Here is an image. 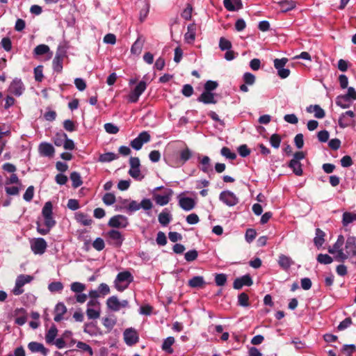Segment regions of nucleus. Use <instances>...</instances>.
I'll use <instances>...</instances> for the list:
<instances>
[{
	"mask_svg": "<svg viewBox=\"0 0 356 356\" xmlns=\"http://www.w3.org/2000/svg\"><path fill=\"white\" fill-rule=\"evenodd\" d=\"M327 251L337 261L344 262L348 260L356 265V236L348 235L345 238L342 234H339L336 242L328 248Z\"/></svg>",
	"mask_w": 356,
	"mask_h": 356,
	"instance_id": "obj_1",
	"label": "nucleus"
},
{
	"mask_svg": "<svg viewBox=\"0 0 356 356\" xmlns=\"http://www.w3.org/2000/svg\"><path fill=\"white\" fill-rule=\"evenodd\" d=\"M42 215L44 218V224L37 222V231L41 235H46L56 225V220L53 217V205L50 201L44 204L42 209Z\"/></svg>",
	"mask_w": 356,
	"mask_h": 356,
	"instance_id": "obj_2",
	"label": "nucleus"
},
{
	"mask_svg": "<svg viewBox=\"0 0 356 356\" xmlns=\"http://www.w3.org/2000/svg\"><path fill=\"white\" fill-rule=\"evenodd\" d=\"M134 281V276L128 270L120 272L115 280L114 286L120 292L124 291L129 285Z\"/></svg>",
	"mask_w": 356,
	"mask_h": 356,
	"instance_id": "obj_3",
	"label": "nucleus"
},
{
	"mask_svg": "<svg viewBox=\"0 0 356 356\" xmlns=\"http://www.w3.org/2000/svg\"><path fill=\"white\" fill-rule=\"evenodd\" d=\"M66 50L64 47L59 45L57 48L56 55L52 61V67L54 72H61L63 70V62L66 56Z\"/></svg>",
	"mask_w": 356,
	"mask_h": 356,
	"instance_id": "obj_4",
	"label": "nucleus"
},
{
	"mask_svg": "<svg viewBox=\"0 0 356 356\" xmlns=\"http://www.w3.org/2000/svg\"><path fill=\"white\" fill-rule=\"evenodd\" d=\"M33 280V277L30 275H19L17 276L15 287L13 289V293L15 296H19L24 293L23 286Z\"/></svg>",
	"mask_w": 356,
	"mask_h": 356,
	"instance_id": "obj_5",
	"label": "nucleus"
},
{
	"mask_svg": "<svg viewBox=\"0 0 356 356\" xmlns=\"http://www.w3.org/2000/svg\"><path fill=\"white\" fill-rule=\"evenodd\" d=\"M130 169L129 175L136 180L141 181L144 178V175H141L140 163L138 157H130L129 159Z\"/></svg>",
	"mask_w": 356,
	"mask_h": 356,
	"instance_id": "obj_6",
	"label": "nucleus"
},
{
	"mask_svg": "<svg viewBox=\"0 0 356 356\" xmlns=\"http://www.w3.org/2000/svg\"><path fill=\"white\" fill-rule=\"evenodd\" d=\"M288 61L287 58H275L273 60L274 67L277 70V75L281 79H286L290 75V70L285 68Z\"/></svg>",
	"mask_w": 356,
	"mask_h": 356,
	"instance_id": "obj_7",
	"label": "nucleus"
},
{
	"mask_svg": "<svg viewBox=\"0 0 356 356\" xmlns=\"http://www.w3.org/2000/svg\"><path fill=\"white\" fill-rule=\"evenodd\" d=\"M31 251L35 254H42L45 252L47 243L43 238H33L30 241Z\"/></svg>",
	"mask_w": 356,
	"mask_h": 356,
	"instance_id": "obj_8",
	"label": "nucleus"
},
{
	"mask_svg": "<svg viewBox=\"0 0 356 356\" xmlns=\"http://www.w3.org/2000/svg\"><path fill=\"white\" fill-rule=\"evenodd\" d=\"M150 138V134L147 131H142L136 138L131 141L130 145L134 149L140 150L143 144L149 142Z\"/></svg>",
	"mask_w": 356,
	"mask_h": 356,
	"instance_id": "obj_9",
	"label": "nucleus"
},
{
	"mask_svg": "<svg viewBox=\"0 0 356 356\" xmlns=\"http://www.w3.org/2000/svg\"><path fill=\"white\" fill-rule=\"evenodd\" d=\"M129 225L128 218L123 215H115L110 218L108 226L113 228H125Z\"/></svg>",
	"mask_w": 356,
	"mask_h": 356,
	"instance_id": "obj_10",
	"label": "nucleus"
},
{
	"mask_svg": "<svg viewBox=\"0 0 356 356\" xmlns=\"http://www.w3.org/2000/svg\"><path fill=\"white\" fill-rule=\"evenodd\" d=\"M219 200L228 207H234L238 203V198L231 191H223L220 193Z\"/></svg>",
	"mask_w": 356,
	"mask_h": 356,
	"instance_id": "obj_11",
	"label": "nucleus"
},
{
	"mask_svg": "<svg viewBox=\"0 0 356 356\" xmlns=\"http://www.w3.org/2000/svg\"><path fill=\"white\" fill-rule=\"evenodd\" d=\"M106 235L108 236L109 243L117 248H120L124 240L122 233L116 229H111L108 231Z\"/></svg>",
	"mask_w": 356,
	"mask_h": 356,
	"instance_id": "obj_12",
	"label": "nucleus"
},
{
	"mask_svg": "<svg viewBox=\"0 0 356 356\" xmlns=\"http://www.w3.org/2000/svg\"><path fill=\"white\" fill-rule=\"evenodd\" d=\"M8 90L11 94L19 97L24 92L25 87L21 79L15 78L10 84Z\"/></svg>",
	"mask_w": 356,
	"mask_h": 356,
	"instance_id": "obj_13",
	"label": "nucleus"
},
{
	"mask_svg": "<svg viewBox=\"0 0 356 356\" xmlns=\"http://www.w3.org/2000/svg\"><path fill=\"white\" fill-rule=\"evenodd\" d=\"M124 340L127 346H131L139 340V336L136 330L134 328H127L124 332Z\"/></svg>",
	"mask_w": 356,
	"mask_h": 356,
	"instance_id": "obj_14",
	"label": "nucleus"
},
{
	"mask_svg": "<svg viewBox=\"0 0 356 356\" xmlns=\"http://www.w3.org/2000/svg\"><path fill=\"white\" fill-rule=\"evenodd\" d=\"M355 115L354 112L352 111H347L341 113L338 120L339 127L344 129L349 127L353 123Z\"/></svg>",
	"mask_w": 356,
	"mask_h": 356,
	"instance_id": "obj_15",
	"label": "nucleus"
},
{
	"mask_svg": "<svg viewBox=\"0 0 356 356\" xmlns=\"http://www.w3.org/2000/svg\"><path fill=\"white\" fill-rule=\"evenodd\" d=\"M177 198L179 206L184 211H189L195 207L196 202L194 199L189 197H183L181 195H179Z\"/></svg>",
	"mask_w": 356,
	"mask_h": 356,
	"instance_id": "obj_16",
	"label": "nucleus"
},
{
	"mask_svg": "<svg viewBox=\"0 0 356 356\" xmlns=\"http://www.w3.org/2000/svg\"><path fill=\"white\" fill-rule=\"evenodd\" d=\"M253 284L252 279L249 274L244 275L234 280L233 287L235 289H241L243 286H250Z\"/></svg>",
	"mask_w": 356,
	"mask_h": 356,
	"instance_id": "obj_17",
	"label": "nucleus"
},
{
	"mask_svg": "<svg viewBox=\"0 0 356 356\" xmlns=\"http://www.w3.org/2000/svg\"><path fill=\"white\" fill-rule=\"evenodd\" d=\"M83 332L91 337L102 336V331L97 325V322H90L84 324Z\"/></svg>",
	"mask_w": 356,
	"mask_h": 356,
	"instance_id": "obj_18",
	"label": "nucleus"
},
{
	"mask_svg": "<svg viewBox=\"0 0 356 356\" xmlns=\"http://www.w3.org/2000/svg\"><path fill=\"white\" fill-rule=\"evenodd\" d=\"M216 97V93L203 90L201 95L197 98V101L204 104H215L218 102Z\"/></svg>",
	"mask_w": 356,
	"mask_h": 356,
	"instance_id": "obj_19",
	"label": "nucleus"
},
{
	"mask_svg": "<svg viewBox=\"0 0 356 356\" xmlns=\"http://www.w3.org/2000/svg\"><path fill=\"white\" fill-rule=\"evenodd\" d=\"M199 162L200 164V170L204 173L209 175L213 172L211 159L208 156H203L202 158L198 156Z\"/></svg>",
	"mask_w": 356,
	"mask_h": 356,
	"instance_id": "obj_20",
	"label": "nucleus"
},
{
	"mask_svg": "<svg viewBox=\"0 0 356 356\" xmlns=\"http://www.w3.org/2000/svg\"><path fill=\"white\" fill-rule=\"evenodd\" d=\"M172 193V189L168 188V193L165 195L154 194V200L158 205L165 206L170 202Z\"/></svg>",
	"mask_w": 356,
	"mask_h": 356,
	"instance_id": "obj_21",
	"label": "nucleus"
},
{
	"mask_svg": "<svg viewBox=\"0 0 356 356\" xmlns=\"http://www.w3.org/2000/svg\"><path fill=\"white\" fill-rule=\"evenodd\" d=\"M28 348L31 353H40L43 356H46L49 352L42 343L36 341L29 343Z\"/></svg>",
	"mask_w": 356,
	"mask_h": 356,
	"instance_id": "obj_22",
	"label": "nucleus"
},
{
	"mask_svg": "<svg viewBox=\"0 0 356 356\" xmlns=\"http://www.w3.org/2000/svg\"><path fill=\"white\" fill-rule=\"evenodd\" d=\"M223 5L230 12L237 11L243 8L241 0H223Z\"/></svg>",
	"mask_w": 356,
	"mask_h": 356,
	"instance_id": "obj_23",
	"label": "nucleus"
},
{
	"mask_svg": "<svg viewBox=\"0 0 356 356\" xmlns=\"http://www.w3.org/2000/svg\"><path fill=\"white\" fill-rule=\"evenodd\" d=\"M197 26L195 23L188 25L187 32L184 34V40L188 44H191L194 42L196 35Z\"/></svg>",
	"mask_w": 356,
	"mask_h": 356,
	"instance_id": "obj_24",
	"label": "nucleus"
},
{
	"mask_svg": "<svg viewBox=\"0 0 356 356\" xmlns=\"http://www.w3.org/2000/svg\"><path fill=\"white\" fill-rule=\"evenodd\" d=\"M39 150L41 154L48 157L53 156L55 152L54 146L51 143L45 142L40 144Z\"/></svg>",
	"mask_w": 356,
	"mask_h": 356,
	"instance_id": "obj_25",
	"label": "nucleus"
},
{
	"mask_svg": "<svg viewBox=\"0 0 356 356\" xmlns=\"http://www.w3.org/2000/svg\"><path fill=\"white\" fill-rule=\"evenodd\" d=\"M158 220L161 226L165 227L171 222L172 216L170 211L165 208L159 213Z\"/></svg>",
	"mask_w": 356,
	"mask_h": 356,
	"instance_id": "obj_26",
	"label": "nucleus"
},
{
	"mask_svg": "<svg viewBox=\"0 0 356 356\" xmlns=\"http://www.w3.org/2000/svg\"><path fill=\"white\" fill-rule=\"evenodd\" d=\"M67 312V308L64 303L58 302L54 308L55 316L54 320L56 322H60L63 319V315Z\"/></svg>",
	"mask_w": 356,
	"mask_h": 356,
	"instance_id": "obj_27",
	"label": "nucleus"
},
{
	"mask_svg": "<svg viewBox=\"0 0 356 356\" xmlns=\"http://www.w3.org/2000/svg\"><path fill=\"white\" fill-rule=\"evenodd\" d=\"M336 104L341 108H348L350 106L353 101L350 100L346 95H338L336 97Z\"/></svg>",
	"mask_w": 356,
	"mask_h": 356,
	"instance_id": "obj_28",
	"label": "nucleus"
},
{
	"mask_svg": "<svg viewBox=\"0 0 356 356\" xmlns=\"http://www.w3.org/2000/svg\"><path fill=\"white\" fill-rule=\"evenodd\" d=\"M293 264V261L290 257L284 254L279 256L278 264L283 270H289Z\"/></svg>",
	"mask_w": 356,
	"mask_h": 356,
	"instance_id": "obj_29",
	"label": "nucleus"
},
{
	"mask_svg": "<svg viewBox=\"0 0 356 356\" xmlns=\"http://www.w3.org/2000/svg\"><path fill=\"white\" fill-rule=\"evenodd\" d=\"M175 340L173 337H168L165 338L161 345V349L168 354H172L174 352L172 346L175 343Z\"/></svg>",
	"mask_w": 356,
	"mask_h": 356,
	"instance_id": "obj_30",
	"label": "nucleus"
},
{
	"mask_svg": "<svg viewBox=\"0 0 356 356\" xmlns=\"http://www.w3.org/2000/svg\"><path fill=\"white\" fill-rule=\"evenodd\" d=\"M74 217L78 222L84 226H89L92 222V220L88 214L81 212L76 213Z\"/></svg>",
	"mask_w": 356,
	"mask_h": 356,
	"instance_id": "obj_31",
	"label": "nucleus"
},
{
	"mask_svg": "<svg viewBox=\"0 0 356 356\" xmlns=\"http://www.w3.org/2000/svg\"><path fill=\"white\" fill-rule=\"evenodd\" d=\"M192 151L188 148L186 147L179 152V158L177 163L181 165H184L192 157Z\"/></svg>",
	"mask_w": 356,
	"mask_h": 356,
	"instance_id": "obj_32",
	"label": "nucleus"
},
{
	"mask_svg": "<svg viewBox=\"0 0 356 356\" xmlns=\"http://www.w3.org/2000/svg\"><path fill=\"white\" fill-rule=\"evenodd\" d=\"M58 334V329L54 324H52L49 330L45 334V341L48 344H51L54 342Z\"/></svg>",
	"mask_w": 356,
	"mask_h": 356,
	"instance_id": "obj_33",
	"label": "nucleus"
},
{
	"mask_svg": "<svg viewBox=\"0 0 356 356\" xmlns=\"http://www.w3.org/2000/svg\"><path fill=\"white\" fill-rule=\"evenodd\" d=\"M107 307L113 312L120 310V300L116 296L109 297L106 300Z\"/></svg>",
	"mask_w": 356,
	"mask_h": 356,
	"instance_id": "obj_34",
	"label": "nucleus"
},
{
	"mask_svg": "<svg viewBox=\"0 0 356 356\" xmlns=\"http://www.w3.org/2000/svg\"><path fill=\"white\" fill-rule=\"evenodd\" d=\"M50 54L49 58L51 56L52 52L50 51V48L48 45L42 44L36 46L33 49L34 56H42L46 54Z\"/></svg>",
	"mask_w": 356,
	"mask_h": 356,
	"instance_id": "obj_35",
	"label": "nucleus"
},
{
	"mask_svg": "<svg viewBox=\"0 0 356 356\" xmlns=\"http://www.w3.org/2000/svg\"><path fill=\"white\" fill-rule=\"evenodd\" d=\"M280 10L283 13L290 11L296 8V3L293 0H282L279 2Z\"/></svg>",
	"mask_w": 356,
	"mask_h": 356,
	"instance_id": "obj_36",
	"label": "nucleus"
},
{
	"mask_svg": "<svg viewBox=\"0 0 356 356\" xmlns=\"http://www.w3.org/2000/svg\"><path fill=\"white\" fill-rule=\"evenodd\" d=\"M70 178L72 181V186L74 188H77L83 184V181L80 173L76 171L71 172Z\"/></svg>",
	"mask_w": 356,
	"mask_h": 356,
	"instance_id": "obj_37",
	"label": "nucleus"
},
{
	"mask_svg": "<svg viewBox=\"0 0 356 356\" xmlns=\"http://www.w3.org/2000/svg\"><path fill=\"white\" fill-rule=\"evenodd\" d=\"M205 282L202 276H194L188 280V286L191 288H200L204 284Z\"/></svg>",
	"mask_w": 356,
	"mask_h": 356,
	"instance_id": "obj_38",
	"label": "nucleus"
},
{
	"mask_svg": "<svg viewBox=\"0 0 356 356\" xmlns=\"http://www.w3.org/2000/svg\"><path fill=\"white\" fill-rule=\"evenodd\" d=\"M288 166L293 170V172L296 175L300 176L302 175V165L300 161L291 160L288 164Z\"/></svg>",
	"mask_w": 356,
	"mask_h": 356,
	"instance_id": "obj_39",
	"label": "nucleus"
},
{
	"mask_svg": "<svg viewBox=\"0 0 356 356\" xmlns=\"http://www.w3.org/2000/svg\"><path fill=\"white\" fill-rule=\"evenodd\" d=\"M325 233L323 230L319 228L316 229V236L314 238V245L317 248H320L323 245L324 240Z\"/></svg>",
	"mask_w": 356,
	"mask_h": 356,
	"instance_id": "obj_40",
	"label": "nucleus"
},
{
	"mask_svg": "<svg viewBox=\"0 0 356 356\" xmlns=\"http://www.w3.org/2000/svg\"><path fill=\"white\" fill-rule=\"evenodd\" d=\"M118 159V155L114 152H106L99 156V161L103 163H108Z\"/></svg>",
	"mask_w": 356,
	"mask_h": 356,
	"instance_id": "obj_41",
	"label": "nucleus"
},
{
	"mask_svg": "<svg viewBox=\"0 0 356 356\" xmlns=\"http://www.w3.org/2000/svg\"><path fill=\"white\" fill-rule=\"evenodd\" d=\"M117 323L116 318L113 317H104L102 318V323L104 326L110 332L115 325Z\"/></svg>",
	"mask_w": 356,
	"mask_h": 356,
	"instance_id": "obj_42",
	"label": "nucleus"
},
{
	"mask_svg": "<svg viewBox=\"0 0 356 356\" xmlns=\"http://www.w3.org/2000/svg\"><path fill=\"white\" fill-rule=\"evenodd\" d=\"M63 287V284L61 282H52L48 285V289L51 293H60Z\"/></svg>",
	"mask_w": 356,
	"mask_h": 356,
	"instance_id": "obj_43",
	"label": "nucleus"
},
{
	"mask_svg": "<svg viewBox=\"0 0 356 356\" xmlns=\"http://www.w3.org/2000/svg\"><path fill=\"white\" fill-rule=\"evenodd\" d=\"M139 209L140 203H138L136 200H130L129 203L126 207V212L129 214H132L133 213L138 211Z\"/></svg>",
	"mask_w": 356,
	"mask_h": 356,
	"instance_id": "obj_44",
	"label": "nucleus"
},
{
	"mask_svg": "<svg viewBox=\"0 0 356 356\" xmlns=\"http://www.w3.org/2000/svg\"><path fill=\"white\" fill-rule=\"evenodd\" d=\"M317 261L322 264H331L334 260V257H332L329 254H319L317 256Z\"/></svg>",
	"mask_w": 356,
	"mask_h": 356,
	"instance_id": "obj_45",
	"label": "nucleus"
},
{
	"mask_svg": "<svg viewBox=\"0 0 356 356\" xmlns=\"http://www.w3.org/2000/svg\"><path fill=\"white\" fill-rule=\"evenodd\" d=\"M282 138L277 134H273L269 139L271 147L275 149H278L280 146Z\"/></svg>",
	"mask_w": 356,
	"mask_h": 356,
	"instance_id": "obj_46",
	"label": "nucleus"
},
{
	"mask_svg": "<svg viewBox=\"0 0 356 356\" xmlns=\"http://www.w3.org/2000/svg\"><path fill=\"white\" fill-rule=\"evenodd\" d=\"M227 280V276L224 273H217L215 275V282L218 286H223L225 285Z\"/></svg>",
	"mask_w": 356,
	"mask_h": 356,
	"instance_id": "obj_47",
	"label": "nucleus"
},
{
	"mask_svg": "<svg viewBox=\"0 0 356 356\" xmlns=\"http://www.w3.org/2000/svg\"><path fill=\"white\" fill-rule=\"evenodd\" d=\"M86 315L89 319H97L100 316L99 308H87Z\"/></svg>",
	"mask_w": 356,
	"mask_h": 356,
	"instance_id": "obj_48",
	"label": "nucleus"
},
{
	"mask_svg": "<svg viewBox=\"0 0 356 356\" xmlns=\"http://www.w3.org/2000/svg\"><path fill=\"white\" fill-rule=\"evenodd\" d=\"M66 137L67 134L65 133H57L56 136L54 137V143L55 145L57 147H60L63 145Z\"/></svg>",
	"mask_w": 356,
	"mask_h": 356,
	"instance_id": "obj_49",
	"label": "nucleus"
},
{
	"mask_svg": "<svg viewBox=\"0 0 356 356\" xmlns=\"http://www.w3.org/2000/svg\"><path fill=\"white\" fill-rule=\"evenodd\" d=\"M102 200L106 205L111 206L115 202L116 198L113 193H106L103 196Z\"/></svg>",
	"mask_w": 356,
	"mask_h": 356,
	"instance_id": "obj_50",
	"label": "nucleus"
},
{
	"mask_svg": "<svg viewBox=\"0 0 356 356\" xmlns=\"http://www.w3.org/2000/svg\"><path fill=\"white\" fill-rule=\"evenodd\" d=\"M249 297L245 293H241L238 296V305L239 306L247 307L249 306Z\"/></svg>",
	"mask_w": 356,
	"mask_h": 356,
	"instance_id": "obj_51",
	"label": "nucleus"
},
{
	"mask_svg": "<svg viewBox=\"0 0 356 356\" xmlns=\"http://www.w3.org/2000/svg\"><path fill=\"white\" fill-rule=\"evenodd\" d=\"M218 86V83L216 81L209 80L204 85V90L213 92Z\"/></svg>",
	"mask_w": 356,
	"mask_h": 356,
	"instance_id": "obj_52",
	"label": "nucleus"
},
{
	"mask_svg": "<svg viewBox=\"0 0 356 356\" xmlns=\"http://www.w3.org/2000/svg\"><path fill=\"white\" fill-rule=\"evenodd\" d=\"M232 43L227 39L221 37L219 40V48L221 51L229 50L232 49Z\"/></svg>",
	"mask_w": 356,
	"mask_h": 356,
	"instance_id": "obj_53",
	"label": "nucleus"
},
{
	"mask_svg": "<svg viewBox=\"0 0 356 356\" xmlns=\"http://www.w3.org/2000/svg\"><path fill=\"white\" fill-rule=\"evenodd\" d=\"M70 289L76 293H81L86 289V285L79 282H74L71 284Z\"/></svg>",
	"mask_w": 356,
	"mask_h": 356,
	"instance_id": "obj_54",
	"label": "nucleus"
},
{
	"mask_svg": "<svg viewBox=\"0 0 356 356\" xmlns=\"http://www.w3.org/2000/svg\"><path fill=\"white\" fill-rule=\"evenodd\" d=\"M198 257V252L196 250H191L184 254V259L188 262L195 261Z\"/></svg>",
	"mask_w": 356,
	"mask_h": 356,
	"instance_id": "obj_55",
	"label": "nucleus"
},
{
	"mask_svg": "<svg viewBox=\"0 0 356 356\" xmlns=\"http://www.w3.org/2000/svg\"><path fill=\"white\" fill-rule=\"evenodd\" d=\"M192 11H193V6H191V4L188 3L186 5V7L183 10V11L181 13V17L186 20L191 19V15H192Z\"/></svg>",
	"mask_w": 356,
	"mask_h": 356,
	"instance_id": "obj_56",
	"label": "nucleus"
},
{
	"mask_svg": "<svg viewBox=\"0 0 356 356\" xmlns=\"http://www.w3.org/2000/svg\"><path fill=\"white\" fill-rule=\"evenodd\" d=\"M143 48V43L140 42L139 39L136 40L131 47V52L133 54L138 55L141 53Z\"/></svg>",
	"mask_w": 356,
	"mask_h": 356,
	"instance_id": "obj_57",
	"label": "nucleus"
},
{
	"mask_svg": "<svg viewBox=\"0 0 356 356\" xmlns=\"http://www.w3.org/2000/svg\"><path fill=\"white\" fill-rule=\"evenodd\" d=\"M222 156L227 159L234 160L236 158V154L234 152H231L230 149L227 147H223L220 150Z\"/></svg>",
	"mask_w": 356,
	"mask_h": 356,
	"instance_id": "obj_58",
	"label": "nucleus"
},
{
	"mask_svg": "<svg viewBox=\"0 0 356 356\" xmlns=\"http://www.w3.org/2000/svg\"><path fill=\"white\" fill-rule=\"evenodd\" d=\"M354 220V213L350 212H345L343 213L342 223L343 226H347Z\"/></svg>",
	"mask_w": 356,
	"mask_h": 356,
	"instance_id": "obj_59",
	"label": "nucleus"
},
{
	"mask_svg": "<svg viewBox=\"0 0 356 356\" xmlns=\"http://www.w3.org/2000/svg\"><path fill=\"white\" fill-rule=\"evenodd\" d=\"M105 131L110 134H116L119 131L118 126L111 122H108L104 124Z\"/></svg>",
	"mask_w": 356,
	"mask_h": 356,
	"instance_id": "obj_60",
	"label": "nucleus"
},
{
	"mask_svg": "<svg viewBox=\"0 0 356 356\" xmlns=\"http://www.w3.org/2000/svg\"><path fill=\"white\" fill-rule=\"evenodd\" d=\"M33 195H34V187H33V186H30L26 188L25 193H24L23 199L26 202H29L33 200Z\"/></svg>",
	"mask_w": 356,
	"mask_h": 356,
	"instance_id": "obj_61",
	"label": "nucleus"
},
{
	"mask_svg": "<svg viewBox=\"0 0 356 356\" xmlns=\"http://www.w3.org/2000/svg\"><path fill=\"white\" fill-rule=\"evenodd\" d=\"M146 88H147L146 82L142 80L138 82V83L136 86V87L132 90L140 96L144 92V91L146 90Z\"/></svg>",
	"mask_w": 356,
	"mask_h": 356,
	"instance_id": "obj_62",
	"label": "nucleus"
},
{
	"mask_svg": "<svg viewBox=\"0 0 356 356\" xmlns=\"http://www.w3.org/2000/svg\"><path fill=\"white\" fill-rule=\"evenodd\" d=\"M346 356H352V354L356 351V346L354 344H346L341 348Z\"/></svg>",
	"mask_w": 356,
	"mask_h": 356,
	"instance_id": "obj_63",
	"label": "nucleus"
},
{
	"mask_svg": "<svg viewBox=\"0 0 356 356\" xmlns=\"http://www.w3.org/2000/svg\"><path fill=\"white\" fill-rule=\"evenodd\" d=\"M92 247L97 251H102L105 248L104 241L100 238L97 237L92 243Z\"/></svg>",
	"mask_w": 356,
	"mask_h": 356,
	"instance_id": "obj_64",
	"label": "nucleus"
}]
</instances>
